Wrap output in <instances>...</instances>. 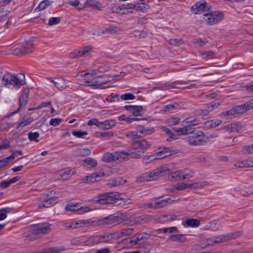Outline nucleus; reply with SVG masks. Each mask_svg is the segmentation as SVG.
I'll use <instances>...</instances> for the list:
<instances>
[{
    "mask_svg": "<svg viewBox=\"0 0 253 253\" xmlns=\"http://www.w3.org/2000/svg\"><path fill=\"white\" fill-rule=\"evenodd\" d=\"M29 92L30 91L28 88H25L23 90L22 93L19 98V107L18 109L16 110L15 111H14L11 113L10 114H8L7 115V117L9 118L14 114L18 113L20 110H21V109L23 107H24L27 104Z\"/></svg>",
    "mask_w": 253,
    "mask_h": 253,
    "instance_id": "nucleus-12",
    "label": "nucleus"
},
{
    "mask_svg": "<svg viewBox=\"0 0 253 253\" xmlns=\"http://www.w3.org/2000/svg\"><path fill=\"white\" fill-rule=\"evenodd\" d=\"M107 76L104 75L100 76H97L87 83L91 86H98L101 84H104L107 83L109 81L106 79Z\"/></svg>",
    "mask_w": 253,
    "mask_h": 253,
    "instance_id": "nucleus-18",
    "label": "nucleus"
},
{
    "mask_svg": "<svg viewBox=\"0 0 253 253\" xmlns=\"http://www.w3.org/2000/svg\"><path fill=\"white\" fill-rule=\"evenodd\" d=\"M135 98V96L131 93H125L121 96V98L124 100H133Z\"/></svg>",
    "mask_w": 253,
    "mask_h": 253,
    "instance_id": "nucleus-59",
    "label": "nucleus"
},
{
    "mask_svg": "<svg viewBox=\"0 0 253 253\" xmlns=\"http://www.w3.org/2000/svg\"><path fill=\"white\" fill-rule=\"evenodd\" d=\"M205 21L207 24L212 25L220 21L224 17L222 12L219 11H211L205 14Z\"/></svg>",
    "mask_w": 253,
    "mask_h": 253,
    "instance_id": "nucleus-6",
    "label": "nucleus"
},
{
    "mask_svg": "<svg viewBox=\"0 0 253 253\" xmlns=\"http://www.w3.org/2000/svg\"><path fill=\"white\" fill-rule=\"evenodd\" d=\"M72 134L74 136H76L78 138H85V136L87 135V132L86 131H73Z\"/></svg>",
    "mask_w": 253,
    "mask_h": 253,
    "instance_id": "nucleus-57",
    "label": "nucleus"
},
{
    "mask_svg": "<svg viewBox=\"0 0 253 253\" xmlns=\"http://www.w3.org/2000/svg\"><path fill=\"white\" fill-rule=\"evenodd\" d=\"M213 238L215 244L225 242L227 241H228V238L227 237V235H222L217 237H213Z\"/></svg>",
    "mask_w": 253,
    "mask_h": 253,
    "instance_id": "nucleus-46",
    "label": "nucleus"
},
{
    "mask_svg": "<svg viewBox=\"0 0 253 253\" xmlns=\"http://www.w3.org/2000/svg\"><path fill=\"white\" fill-rule=\"evenodd\" d=\"M220 104V101L218 99H216L208 103L207 106V108L209 109V111H211L217 108Z\"/></svg>",
    "mask_w": 253,
    "mask_h": 253,
    "instance_id": "nucleus-38",
    "label": "nucleus"
},
{
    "mask_svg": "<svg viewBox=\"0 0 253 253\" xmlns=\"http://www.w3.org/2000/svg\"><path fill=\"white\" fill-rule=\"evenodd\" d=\"M142 151L134 152L133 150L129 149L127 151H117L114 152V159L115 161L122 162L128 160L129 158L138 159L142 157Z\"/></svg>",
    "mask_w": 253,
    "mask_h": 253,
    "instance_id": "nucleus-5",
    "label": "nucleus"
},
{
    "mask_svg": "<svg viewBox=\"0 0 253 253\" xmlns=\"http://www.w3.org/2000/svg\"><path fill=\"white\" fill-rule=\"evenodd\" d=\"M57 203V197H52L49 194L43 195L41 197V202L39 204V209L47 208L53 206Z\"/></svg>",
    "mask_w": 253,
    "mask_h": 253,
    "instance_id": "nucleus-10",
    "label": "nucleus"
},
{
    "mask_svg": "<svg viewBox=\"0 0 253 253\" xmlns=\"http://www.w3.org/2000/svg\"><path fill=\"white\" fill-rule=\"evenodd\" d=\"M243 106L246 110V112L250 109H253V100L247 102L243 105Z\"/></svg>",
    "mask_w": 253,
    "mask_h": 253,
    "instance_id": "nucleus-64",
    "label": "nucleus"
},
{
    "mask_svg": "<svg viewBox=\"0 0 253 253\" xmlns=\"http://www.w3.org/2000/svg\"><path fill=\"white\" fill-rule=\"evenodd\" d=\"M169 43L174 46H178L184 43L182 39H171L169 40Z\"/></svg>",
    "mask_w": 253,
    "mask_h": 253,
    "instance_id": "nucleus-58",
    "label": "nucleus"
},
{
    "mask_svg": "<svg viewBox=\"0 0 253 253\" xmlns=\"http://www.w3.org/2000/svg\"><path fill=\"white\" fill-rule=\"evenodd\" d=\"M248 159L236 163L234 166L237 168H249Z\"/></svg>",
    "mask_w": 253,
    "mask_h": 253,
    "instance_id": "nucleus-56",
    "label": "nucleus"
},
{
    "mask_svg": "<svg viewBox=\"0 0 253 253\" xmlns=\"http://www.w3.org/2000/svg\"><path fill=\"white\" fill-rule=\"evenodd\" d=\"M180 119L179 117H171L168 119L167 123L169 126L176 125L179 123Z\"/></svg>",
    "mask_w": 253,
    "mask_h": 253,
    "instance_id": "nucleus-48",
    "label": "nucleus"
},
{
    "mask_svg": "<svg viewBox=\"0 0 253 253\" xmlns=\"http://www.w3.org/2000/svg\"><path fill=\"white\" fill-rule=\"evenodd\" d=\"M65 210L67 211H79L80 214L88 212L91 210L89 207H83L81 206V204H79L68 205L65 208Z\"/></svg>",
    "mask_w": 253,
    "mask_h": 253,
    "instance_id": "nucleus-16",
    "label": "nucleus"
},
{
    "mask_svg": "<svg viewBox=\"0 0 253 253\" xmlns=\"http://www.w3.org/2000/svg\"><path fill=\"white\" fill-rule=\"evenodd\" d=\"M185 139L186 141L192 146L202 145L205 142L204 133L201 131L193 133L192 135L186 137Z\"/></svg>",
    "mask_w": 253,
    "mask_h": 253,
    "instance_id": "nucleus-8",
    "label": "nucleus"
},
{
    "mask_svg": "<svg viewBox=\"0 0 253 253\" xmlns=\"http://www.w3.org/2000/svg\"><path fill=\"white\" fill-rule=\"evenodd\" d=\"M200 224V223L199 220L194 218L187 219L185 221V224L189 227H197Z\"/></svg>",
    "mask_w": 253,
    "mask_h": 253,
    "instance_id": "nucleus-39",
    "label": "nucleus"
},
{
    "mask_svg": "<svg viewBox=\"0 0 253 253\" xmlns=\"http://www.w3.org/2000/svg\"><path fill=\"white\" fill-rule=\"evenodd\" d=\"M169 176L172 180L178 181L182 179L181 170H178L170 173Z\"/></svg>",
    "mask_w": 253,
    "mask_h": 253,
    "instance_id": "nucleus-35",
    "label": "nucleus"
},
{
    "mask_svg": "<svg viewBox=\"0 0 253 253\" xmlns=\"http://www.w3.org/2000/svg\"><path fill=\"white\" fill-rule=\"evenodd\" d=\"M133 229L131 228H124L115 232L117 239L130 235L132 234Z\"/></svg>",
    "mask_w": 253,
    "mask_h": 253,
    "instance_id": "nucleus-25",
    "label": "nucleus"
},
{
    "mask_svg": "<svg viewBox=\"0 0 253 253\" xmlns=\"http://www.w3.org/2000/svg\"><path fill=\"white\" fill-rule=\"evenodd\" d=\"M222 121L220 120H209L205 122V126L208 128H213L215 127L220 124H221Z\"/></svg>",
    "mask_w": 253,
    "mask_h": 253,
    "instance_id": "nucleus-33",
    "label": "nucleus"
},
{
    "mask_svg": "<svg viewBox=\"0 0 253 253\" xmlns=\"http://www.w3.org/2000/svg\"><path fill=\"white\" fill-rule=\"evenodd\" d=\"M49 5V1L47 0L42 1L38 6L35 9V11H40L44 9L47 6Z\"/></svg>",
    "mask_w": 253,
    "mask_h": 253,
    "instance_id": "nucleus-44",
    "label": "nucleus"
},
{
    "mask_svg": "<svg viewBox=\"0 0 253 253\" xmlns=\"http://www.w3.org/2000/svg\"><path fill=\"white\" fill-rule=\"evenodd\" d=\"M90 150L88 148H79L74 151L73 154L76 157H85L90 154Z\"/></svg>",
    "mask_w": 253,
    "mask_h": 253,
    "instance_id": "nucleus-27",
    "label": "nucleus"
},
{
    "mask_svg": "<svg viewBox=\"0 0 253 253\" xmlns=\"http://www.w3.org/2000/svg\"><path fill=\"white\" fill-rule=\"evenodd\" d=\"M135 6L136 7L135 9L138 11H141L142 12H144L149 8V5L145 2L137 4Z\"/></svg>",
    "mask_w": 253,
    "mask_h": 253,
    "instance_id": "nucleus-47",
    "label": "nucleus"
},
{
    "mask_svg": "<svg viewBox=\"0 0 253 253\" xmlns=\"http://www.w3.org/2000/svg\"><path fill=\"white\" fill-rule=\"evenodd\" d=\"M62 225L65 230L74 229L80 227V223L78 221L64 222Z\"/></svg>",
    "mask_w": 253,
    "mask_h": 253,
    "instance_id": "nucleus-30",
    "label": "nucleus"
},
{
    "mask_svg": "<svg viewBox=\"0 0 253 253\" xmlns=\"http://www.w3.org/2000/svg\"><path fill=\"white\" fill-rule=\"evenodd\" d=\"M49 80L59 89L64 88L66 86L65 80L62 77L50 78Z\"/></svg>",
    "mask_w": 253,
    "mask_h": 253,
    "instance_id": "nucleus-22",
    "label": "nucleus"
},
{
    "mask_svg": "<svg viewBox=\"0 0 253 253\" xmlns=\"http://www.w3.org/2000/svg\"><path fill=\"white\" fill-rule=\"evenodd\" d=\"M169 239L174 242L184 243L187 241V238L184 234L172 235L169 237Z\"/></svg>",
    "mask_w": 253,
    "mask_h": 253,
    "instance_id": "nucleus-31",
    "label": "nucleus"
},
{
    "mask_svg": "<svg viewBox=\"0 0 253 253\" xmlns=\"http://www.w3.org/2000/svg\"><path fill=\"white\" fill-rule=\"evenodd\" d=\"M227 131L231 132H240L242 129V126L240 123H234L227 125L225 127Z\"/></svg>",
    "mask_w": 253,
    "mask_h": 253,
    "instance_id": "nucleus-26",
    "label": "nucleus"
},
{
    "mask_svg": "<svg viewBox=\"0 0 253 253\" xmlns=\"http://www.w3.org/2000/svg\"><path fill=\"white\" fill-rule=\"evenodd\" d=\"M105 176L104 172H100L99 173H94L89 176H86L82 179L84 182L93 183L100 181L101 178Z\"/></svg>",
    "mask_w": 253,
    "mask_h": 253,
    "instance_id": "nucleus-19",
    "label": "nucleus"
},
{
    "mask_svg": "<svg viewBox=\"0 0 253 253\" xmlns=\"http://www.w3.org/2000/svg\"><path fill=\"white\" fill-rule=\"evenodd\" d=\"M123 214L109 215V216L99 219L96 221V225L101 227H111L115 226L123 221Z\"/></svg>",
    "mask_w": 253,
    "mask_h": 253,
    "instance_id": "nucleus-4",
    "label": "nucleus"
},
{
    "mask_svg": "<svg viewBox=\"0 0 253 253\" xmlns=\"http://www.w3.org/2000/svg\"><path fill=\"white\" fill-rule=\"evenodd\" d=\"M125 108L131 112L134 116H139L142 114L141 112L143 110L142 106H135V105H126Z\"/></svg>",
    "mask_w": 253,
    "mask_h": 253,
    "instance_id": "nucleus-21",
    "label": "nucleus"
},
{
    "mask_svg": "<svg viewBox=\"0 0 253 253\" xmlns=\"http://www.w3.org/2000/svg\"><path fill=\"white\" fill-rule=\"evenodd\" d=\"M215 54V53L212 51H201L200 52V55L202 56L203 58H206L207 57H212Z\"/></svg>",
    "mask_w": 253,
    "mask_h": 253,
    "instance_id": "nucleus-61",
    "label": "nucleus"
},
{
    "mask_svg": "<svg viewBox=\"0 0 253 253\" xmlns=\"http://www.w3.org/2000/svg\"><path fill=\"white\" fill-rule=\"evenodd\" d=\"M195 184L184 183H181V184L177 183L174 186L172 190H171V191L174 192L175 191V190L181 191V190H183L185 189L188 188L196 187L197 186H195Z\"/></svg>",
    "mask_w": 253,
    "mask_h": 253,
    "instance_id": "nucleus-28",
    "label": "nucleus"
},
{
    "mask_svg": "<svg viewBox=\"0 0 253 253\" xmlns=\"http://www.w3.org/2000/svg\"><path fill=\"white\" fill-rule=\"evenodd\" d=\"M178 106V104L176 103H174L172 104L167 105L164 106V110L166 112L173 110L174 109H177Z\"/></svg>",
    "mask_w": 253,
    "mask_h": 253,
    "instance_id": "nucleus-54",
    "label": "nucleus"
},
{
    "mask_svg": "<svg viewBox=\"0 0 253 253\" xmlns=\"http://www.w3.org/2000/svg\"><path fill=\"white\" fill-rule=\"evenodd\" d=\"M162 128L164 132H165L167 134L169 135V138L167 139V140L170 141L172 139H176L175 135L173 134L169 129L165 126L162 127Z\"/></svg>",
    "mask_w": 253,
    "mask_h": 253,
    "instance_id": "nucleus-51",
    "label": "nucleus"
},
{
    "mask_svg": "<svg viewBox=\"0 0 253 253\" xmlns=\"http://www.w3.org/2000/svg\"><path fill=\"white\" fill-rule=\"evenodd\" d=\"M84 162L91 168H95L97 166V161L92 158L88 157L84 160Z\"/></svg>",
    "mask_w": 253,
    "mask_h": 253,
    "instance_id": "nucleus-43",
    "label": "nucleus"
},
{
    "mask_svg": "<svg viewBox=\"0 0 253 253\" xmlns=\"http://www.w3.org/2000/svg\"><path fill=\"white\" fill-rule=\"evenodd\" d=\"M242 232H236L234 233H230L227 234V237L228 238V240L231 239H235L236 238L241 236L242 235Z\"/></svg>",
    "mask_w": 253,
    "mask_h": 253,
    "instance_id": "nucleus-62",
    "label": "nucleus"
},
{
    "mask_svg": "<svg viewBox=\"0 0 253 253\" xmlns=\"http://www.w3.org/2000/svg\"><path fill=\"white\" fill-rule=\"evenodd\" d=\"M114 153L110 152L105 153L102 157V161L105 163H110L115 162Z\"/></svg>",
    "mask_w": 253,
    "mask_h": 253,
    "instance_id": "nucleus-32",
    "label": "nucleus"
},
{
    "mask_svg": "<svg viewBox=\"0 0 253 253\" xmlns=\"http://www.w3.org/2000/svg\"><path fill=\"white\" fill-rule=\"evenodd\" d=\"M137 132H139V137L145 136L150 134L155 131V129L153 127H145L143 126L138 125L136 127Z\"/></svg>",
    "mask_w": 253,
    "mask_h": 253,
    "instance_id": "nucleus-20",
    "label": "nucleus"
},
{
    "mask_svg": "<svg viewBox=\"0 0 253 253\" xmlns=\"http://www.w3.org/2000/svg\"><path fill=\"white\" fill-rule=\"evenodd\" d=\"M151 145L150 142L143 139L140 141L133 140L132 142V148L131 150H133L134 152L142 151L144 154V150L149 148ZM143 155H142V156Z\"/></svg>",
    "mask_w": 253,
    "mask_h": 253,
    "instance_id": "nucleus-11",
    "label": "nucleus"
},
{
    "mask_svg": "<svg viewBox=\"0 0 253 253\" xmlns=\"http://www.w3.org/2000/svg\"><path fill=\"white\" fill-rule=\"evenodd\" d=\"M60 22V18L59 17H51L48 20V25L49 26H52L59 23Z\"/></svg>",
    "mask_w": 253,
    "mask_h": 253,
    "instance_id": "nucleus-60",
    "label": "nucleus"
},
{
    "mask_svg": "<svg viewBox=\"0 0 253 253\" xmlns=\"http://www.w3.org/2000/svg\"><path fill=\"white\" fill-rule=\"evenodd\" d=\"M186 84V83H185L183 81H175L170 84H166L161 86L159 87L158 88L163 90H166L171 88H181V87L179 86L180 84Z\"/></svg>",
    "mask_w": 253,
    "mask_h": 253,
    "instance_id": "nucleus-23",
    "label": "nucleus"
},
{
    "mask_svg": "<svg viewBox=\"0 0 253 253\" xmlns=\"http://www.w3.org/2000/svg\"><path fill=\"white\" fill-rule=\"evenodd\" d=\"M25 84V75L23 74H12L6 73L1 79L2 85L8 88L18 89Z\"/></svg>",
    "mask_w": 253,
    "mask_h": 253,
    "instance_id": "nucleus-1",
    "label": "nucleus"
},
{
    "mask_svg": "<svg viewBox=\"0 0 253 253\" xmlns=\"http://www.w3.org/2000/svg\"><path fill=\"white\" fill-rule=\"evenodd\" d=\"M192 42L194 44H197L200 46H202L208 42V40L206 38L195 39L193 40Z\"/></svg>",
    "mask_w": 253,
    "mask_h": 253,
    "instance_id": "nucleus-45",
    "label": "nucleus"
},
{
    "mask_svg": "<svg viewBox=\"0 0 253 253\" xmlns=\"http://www.w3.org/2000/svg\"><path fill=\"white\" fill-rule=\"evenodd\" d=\"M130 35L131 37L141 39L147 37L148 33L143 31H134Z\"/></svg>",
    "mask_w": 253,
    "mask_h": 253,
    "instance_id": "nucleus-34",
    "label": "nucleus"
},
{
    "mask_svg": "<svg viewBox=\"0 0 253 253\" xmlns=\"http://www.w3.org/2000/svg\"><path fill=\"white\" fill-rule=\"evenodd\" d=\"M126 180L122 177H119L114 179L110 184L113 186H118L123 185L126 182Z\"/></svg>",
    "mask_w": 253,
    "mask_h": 253,
    "instance_id": "nucleus-42",
    "label": "nucleus"
},
{
    "mask_svg": "<svg viewBox=\"0 0 253 253\" xmlns=\"http://www.w3.org/2000/svg\"><path fill=\"white\" fill-rule=\"evenodd\" d=\"M243 150L244 153L253 154V144L244 146L243 147Z\"/></svg>",
    "mask_w": 253,
    "mask_h": 253,
    "instance_id": "nucleus-63",
    "label": "nucleus"
},
{
    "mask_svg": "<svg viewBox=\"0 0 253 253\" xmlns=\"http://www.w3.org/2000/svg\"><path fill=\"white\" fill-rule=\"evenodd\" d=\"M33 47V42L31 41H29L26 43H23L21 47L13 49L12 51V53L13 55L16 56H20L26 53H29L32 51Z\"/></svg>",
    "mask_w": 253,
    "mask_h": 253,
    "instance_id": "nucleus-9",
    "label": "nucleus"
},
{
    "mask_svg": "<svg viewBox=\"0 0 253 253\" xmlns=\"http://www.w3.org/2000/svg\"><path fill=\"white\" fill-rule=\"evenodd\" d=\"M123 194H120L117 192H111L99 194L94 197L91 201L94 203H99L101 205L113 204L118 200L124 199Z\"/></svg>",
    "mask_w": 253,
    "mask_h": 253,
    "instance_id": "nucleus-3",
    "label": "nucleus"
},
{
    "mask_svg": "<svg viewBox=\"0 0 253 253\" xmlns=\"http://www.w3.org/2000/svg\"><path fill=\"white\" fill-rule=\"evenodd\" d=\"M246 112L243 105H237L233 107L231 110L226 111V115L229 118L237 117Z\"/></svg>",
    "mask_w": 253,
    "mask_h": 253,
    "instance_id": "nucleus-15",
    "label": "nucleus"
},
{
    "mask_svg": "<svg viewBox=\"0 0 253 253\" xmlns=\"http://www.w3.org/2000/svg\"><path fill=\"white\" fill-rule=\"evenodd\" d=\"M14 160L13 156H9L0 160V169L12 162Z\"/></svg>",
    "mask_w": 253,
    "mask_h": 253,
    "instance_id": "nucleus-41",
    "label": "nucleus"
},
{
    "mask_svg": "<svg viewBox=\"0 0 253 253\" xmlns=\"http://www.w3.org/2000/svg\"><path fill=\"white\" fill-rule=\"evenodd\" d=\"M177 215L174 214L163 215L161 217V219L163 221H167L168 220H175L177 219Z\"/></svg>",
    "mask_w": 253,
    "mask_h": 253,
    "instance_id": "nucleus-50",
    "label": "nucleus"
},
{
    "mask_svg": "<svg viewBox=\"0 0 253 253\" xmlns=\"http://www.w3.org/2000/svg\"><path fill=\"white\" fill-rule=\"evenodd\" d=\"M137 237V241L140 242L141 241L149 239V238L150 237V234L146 232H143L141 234H139Z\"/></svg>",
    "mask_w": 253,
    "mask_h": 253,
    "instance_id": "nucleus-53",
    "label": "nucleus"
},
{
    "mask_svg": "<svg viewBox=\"0 0 253 253\" xmlns=\"http://www.w3.org/2000/svg\"><path fill=\"white\" fill-rule=\"evenodd\" d=\"M28 138L30 141H35L36 142H39V140L37 139L40 136V134L38 132H29L28 133Z\"/></svg>",
    "mask_w": 253,
    "mask_h": 253,
    "instance_id": "nucleus-49",
    "label": "nucleus"
},
{
    "mask_svg": "<svg viewBox=\"0 0 253 253\" xmlns=\"http://www.w3.org/2000/svg\"><path fill=\"white\" fill-rule=\"evenodd\" d=\"M65 250V249L63 246L52 247L47 249L43 253H60Z\"/></svg>",
    "mask_w": 253,
    "mask_h": 253,
    "instance_id": "nucleus-37",
    "label": "nucleus"
},
{
    "mask_svg": "<svg viewBox=\"0 0 253 253\" xmlns=\"http://www.w3.org/2000/svg\"><path fill=\"white\" fill-rule=\"evenodd\" d=\"M208 229L212 231H216L218 229V226L217 225V222L216 220H212L208 225Z\"/></svg>",
    "mask_w": 253,
    "mask_h": 253,
    "instance_id": "nucleus-55",
    "label": "nucleus"
},
{
    "mask_svg": "<svg viewBox=\"0 0 253 253\" xmlns=\"http://www.w3.org/2000/svg\"><path fill=\"white\" fill-rule=\"evenodd\" d=\"M168 171L169 169L166 167H159L152 171L141 174L136 178V181L138 183H141L145 181L156 180L159 177L167 174Z\"/></svg>",
    "mask_w": 253,
    "mask_h": 253,
    "instance_id": "nucleus-2",
    "label": "nucleus"
},
{
    "mask_svg": "<svg viewBox=\"0 0 253 253\" xmlns=\"http://www.w3.org/2000/svg\"><path fill=\"white\" fill-rule=\"evenodd\" d=\"M50 224L47 222L33 225L31 226V232L34 235L46 234L51 231Z\"/></svg>",
    "mask_w": 253,
    "mask_h": 253,
    "instance_id": "nucleus-7",
    "label": "nucleus"
},
{
    "mask_svg": "<svg viewBox=\"0 0 253 253\" xmlns=\"http://www.w3.org/2000/svg\"><path fill=\"white\" fill-rule=\"evenodd\" d=\"M170 200L169 199H163L162 198H159L156 199L155 200L152 201L151 202L148 203L146 204V206H147L149 208L152 209H159L162 208L166 206H167L168 201Z\"/></svg>",
    "mask_w": 253,
    "mask_h": 253,
    "instance_id": "nucleus-14",
    "label": "nucleus"
},
{
    "mask_svg": "<svg viewBox=\"0 0 253 253\" xmlns=\"http://www.w3.org/2000/svg\"><path fill=\"white\" fill-rule=\"evenodd\" d=\"M102 243H111L113 240H117L115 232L102 235Z\"/></svg>",
    "mask_w": 253,
    "mask_h": 253,
    "instance_id": "nucleus-29",
    "label": "nucleus"
},
{
    "mask_svg": "<svg viewBox=\"0 0 253 253\" xmlns=\"http://www.w3.org/2000/svg\"><path fill=\"white\" fill-rule=\"evenodd\" d=\"M116 121L114 120H107L104 122H100L98 128L101 129H108L111 128L116 125Z\"/></svg>",
    "mask_w": 253,
    "mask_h": 253,
    "instance_id": "nucleus-24",
    "label": "nucleus"
},
{
    "mask_svg": "<svg viewBox=\"0 0 253 253\" xmlns=\"http://www.w3.org/2000/svg\"><path fill=\"white\" fill-rule=\"evenodd\" d=\"M33 121V119L32 118H28L27 119L24 120L18 124L16 128L17 129H18L21 126L23 127L27 126L32 122Z\"/></svg>",
    "mask_w": 253,
    "mask_h": 253,
    "instance_id": "nucleus-52",
    "label": "nucleus"
},
{
    "mask_svg": "<svg viewBox=\"0 0 253 253\" xmlns=\"http://www.w3.org/2000/svg\"><path fill=\"white\" fill-rule=\"evenodd\" d=\"M92 49L90 46H86L79 49H76L69 54V57L71 59H75L77 57L88 55Z\"/></svg>",
    "mask_w": 253,
    "mask_h": 253,
    "instance_id": "nucleus-13",
    "label": "nucleus"
},
{
    "mask_svg": "<svg viewBox=\"0 0 253 253\" xmlns=\"http://www.w3.org/2000/svg\"><path fill=\"white\" fill-rule=\"evenodd\" d=\"M182 179H188L194 176V172L191 169H184L181 170Z\"/></svg>",
    "mask_w": 253,
    "mask_h": 253,
    "instance_id": "nucleus-36",
    "label": "nucleus"
},
{
    "mask_svg": "<svg viewBox=\"0 0 253 253\" xmlns=\"http://www.w3.org/2000/svg\"><path fill=\"white\" fill-rule=\"evenodd\" d=\"M206 5V1H199L192 6L191 10L195 14H200L205 11Z\"/></svg>",
    "mask_w": 253,
    "mask_h": 253,
    "instance_id": "nucleus-17",
    "label": "nucleus"
},
{
    "mask_svg": "<svg viewBox=\"0 0 253 253\" xmlns=\"http://www.w3.org/2000/svg\"><path fill=\"white\" fill-rule=\"evenodd\" d=\"M12 210V209L9 207L0 209V221L5 219L7 217L6 213H10Z\"/></svg>",
    "mask_w": 253,
    "mask_h": 253,
    "instance_id": "nucleus-40",
    "label": "nucleus"
}]
</instances>
